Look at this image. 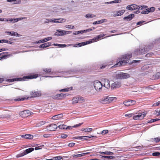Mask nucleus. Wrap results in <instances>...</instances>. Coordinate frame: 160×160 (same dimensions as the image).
Instances as JSON below:
<instances>
[{
    "label": "nucleus",
    "mask_w": 160,
    "mask_h": 160,
    "mask_svg": "<svg viewBox=\"0 0 160 160\" xmlns=\"http://www.w3.org/2000/svg\"><path fill=\"white\" fill-rule=\"evenodd\" d=\"M131 57L132 54L131 53L127 54L122 56L121 58V60L115 64L114 67H116L121 65H124L125 64L128 62V60Z\"/></svg>",
    "instance_id": "f257e3e1"
},
{
    "label": "nucleus",
    "mask_w": 160,
    "mask_h": 160,
    "mask_svg": "<svg viewBox=\"0 0 160 160\" xmlns=\"http://www.w3.org/2000/svg\"><path fill=\"white\" fill-rule=\"evenodd\" d=\"M153 47V45L152 44L149 45L147 47L146 46L143 48H140L139 50H136L134 51V54L135 55H138L144 54Z\"/></svg>",
    "instance_id": "f03ea898"
},
{
    "label": "nucleus",
    "mask_w": 160,
    "mask_h": 160,
    "mask_svg": "<svg viewBox=\"0 0 160 160\" xmlns=\"http://www.w3.org/2000/svg\"><path fill=\"white\" fill-rule=\"evenodd\" d=\"M116 99L117 98L115 97H110L108 96L99 99L98 101L101 103L107 104L110 103L112 101H115Z\"/></svg>",
    "instance_id": "7ed1b4c3"
},
{
    "label": "nucleus",
    "mask_w": 160,
    "mask_h": 160,
    "mask_svg": "<svg viewBox=\"0 0 160 160\" xmlns=\"http://www.w3.org/2000/svg\"><path fill=\"white\" fill-rule=\"evenodd\" d=\"M130 75L128 73L124 72H118L116 75V78L119 79H124L129 78Z\"/></svg>",
    "instance_id": "20e7f679"
},
{
    "label": "nucleus",
    "mask_w": 160,
    "mask_h": 160,
    "mask_svg": "<svg viewBox=\"0 0 160 160\" xmlns=\"http://www.w3.org/2000/svg\"><path fill=\"white\" fill-rule=\"evenodd\" d=\"M32 113L29 110H26L21 111L19 112V115L22 118L28 117Z\"/></svg>",
    "instance_id": "39448f33"
},
{
    "label": "nucleus",
    "mask_w": 160,
    "mask_h": 160,
    "mask_svg": "<svg viewBox=\"0 0 160 160\" xmlns=\"http://www.w3.org/2000/svg\"><path fill=\"white\" fill-rule=\"evenodd\" d=\"M94 86L96 90L99 91L102 89V84L100 82L96 81L94 82Z\"/></svg>",
    "instance_id": "423d86ee"
},
{
    "label": "nucleus",
    "mask_w": 160,
    "mask_h": 160,
    "mask_svg": "<svg viewBox=\"0 0 160 160\" xmlns=\"http://www.w3.org/2000/svg\"><path fill=\"white\" fill-rule=\"evenodd\" d=\"M34 150L33 148H30L25 150L23 152L17 154L16 156L17 158H19L31 152Z\"/></svg>",
    "instance_id": "0eeeda50"
},
{
    "label": "nucleus",
    "mask_w": 160,
    "mask_h": 160,
    "mask_svg": "<svg viewBox=\"0 0 160 160\" xmlns=\"http://www.w3.org/2000/svg\"><path fill=\"white\" fill-rule=\"evenodd\" d=\"M146 115L145 112L140 113L138 114L133 116V118L135 120H141Z\"/></svg>",
    "instance_id": "6e6552de"
},
{
    "label": "nucleus",
    "mask_w": 160,
    "mask_h": 160,
    "mask_svg": "<svg viewBox=\"0 0 160 160\" xmlns=\"http://www.w3.org/2000/svg\"><path fill=\"white\" fill-rule=\"evenodd\" d=\"M139 6L136 4H131L127 6L126 9L130 10H133L136 9H139Z\"/></svg>",
    "instance_id": "1a4fd4ad"
},
{
    "label": "nucleus",
    "mask_w": 160,
    "mask_h": 160,
    "mask_svg": "<svg viewBox=\"0 0 160 160\" xmlns=\"http://www.w3.org/2000/svg\"><path fill=\"white\" fill-rule=\"evenodd\" d=\"M102 81L103 83V86L107 89H109L110 87L109 81L106 78H103Z\"/></svg>",
    "instance_id": "9d476101"
},
{
    "label": "nucleus",
    "mask_w": 160,
    "mask_h": 160,
    "mask_svg": "<svg viewBox=\"0 0 160 160\" xmlns=\"http://www.w3.org/2000/svg\"><path fill=\"white\" fill-rule=\"evenodd\" d=\"M125 12V10H122L118 11H114L112 12V13L113 14V16L114 17L121 16Z\"/></svg>",
    "instance_id": "9b49d317"
},
{
    "label": "nucleus",
    "mask_w": 160,
    "mask_h": 160,
    "mask_svg": "<svg viewBox=\"0 0 160 160\" xmlns=\"http://www.w3.org/2000/svg\"><path fill=\"white\" fill-rule=\"evenodd\" d=\"M121 86V83L119 82H114L112 84L111 88L112 89L118 88Z\"/></svg>",
    "instance_id": "f8f14e48"
},
{
    "label": "nucleus",
    "mask_w": 160,
    "mask_h": 160,
    "mask_svg": "<svg viewBox=\"0 0 160 160\" xmlns=\"http://www.w3.org/2000/svg\"><path fill=\"white\" fill-rule=\"evenodd\" d=\"M57 128V125L55 124H52L48 127V129L50 131H54Z\"/></svg>",
    "instance_id": "ddd939ff"
},
{
    "label": "nucleus",
    "mask_w": 160,
    "mask_h": 160,
    "mask_svg": "<svg viewBox=\"0 0 160 160\" xmlns=\"http://www.w3.org/2000/svg\"><path fill=\"white\" fill-rule=\"evenodd\" d=\"M134 17V15L133 14H129L128 16L124 17L123 18L124 20H127L129 21L131 20L132 18Z\"/></svg>",
    "instance_id": "4468645a"
},
{
    "label": "nucleus",
    "mask_w": 160,
    "mask_h": 160,
    "mask_svg": "<svg viewBox=\"0 0 160 160\" xmlns=\"http://www.w3.org/2000/svg\"><path fill=\"white\" fill-rule=\"evenodd\" d=\"M5 33H8V35H11L13 36H16L17 37H19L20 36V35L17 32L13 31L10 32L6 31L5 32Z\"/></svg>",
    "instance_id": "2eb2a0df"
},
{
    "label": "nucleus",
    "mask_w": 160,
    "mask_h": 160,
    "mask_svg": "<svg viewBox=\"0 0 160 160\" xmlns=\"http://www.w3.org/2000/svg\"><path fill=\"white\" fill-rule=\"evenodd\" d=\"M31 94L33 97H38L40 95V93L36 91H32Z\"/></svg>",
    "instance_id": "dca6fc26"
},
{
    "label": "nucleus",
    "mask_w": 160,
    "mask_h": 160,
    "mask_svg": "<svg viewBox=\"0 0 160 160\" xmlns=\"http://www.w3.org/2000/svg\"><path fill=\"white\" fill-rule=\"evenodd\" d=\"M160 79V72H158L156 74L153 75L152 77V80L158 79Z\"/></svg>",
    "instance_id": "f3484780"
},
{
    "label": "nucleus",
    "mask_w": 160,
    "mask_h": 160,
    "mask_svg": "<svg viewBox=\"0 0 160 160\" xmlns=\"http://www.w3.org/2000/svg\"><path fill=\"white\" fill-rule=\"evenodd\" d=\"M87 137L86 136H78V137H75L73 138V139H79V140H87V138H87Z\"/></svg>",
    "instance_id": "a211bd4d"
},
{
    "label": "nucleus",
    "mask_w": 160,
    "mask_h": 160,
    "mask_svg": "<svg viewBox=\"0 0 160 160\" xmlns=\"http://www.w3.org/2000/svg\"><path fill=\"white\" fill-rule=\"evenodd\" d=\"M51 43L50 42H48L47 43H44L43 44H42L40 45L39 46V48H45L48 47L50 46H51Z\"/></svg>",
    "instance_id": "6ab92c4d"
},
{
    "label": "nucleus",
    "mask_w": 160,
    "mask_h": 160,
    "mask_svg": "<svg viewBox=\"0 0 160 160\" xmlns=\"http://www.w3.org/2000/svg\"><path fill=\"white\" fill-rule=\"evenodd\" d=\"M7 2L14 4H20L21 2V0H7Z\"/></svg>",
    "instance_id": "aec40b11"
},
{
    "label": "nucleus",
    "mask_w": 160,
    "mask_h": 160,
    "mask_svg": "<svg viewBox=\"0 0 160 160\" xmlns=\"http://www.w3.org/2000/svg\"><path fill=\"white\" fill-rule=\"evenodd\" d=\"M105 36V34H104L99 35L93 38V40H95V42H96L99 40L102 39L103 37Z\"/></svg>",
    "instance_id": "412c9836"
},
{
    "label": "nucleus",
    "mask_w": 160,
    "mask_h": 160,
    "mask_svg": "<svg viewBox=\"0 0 160 160\" xmlns=\"http://www.w3.org/2000/svg\"><path fill=\"white\" fill-rule=\"evenodd\" d=\"M63 115L62 114H60L57 115H54L52 117V119L54 120H57L60 119L63 117Z\"/></svg>",
    "instance_id": "4be33fe9"
},
{
    "label": "nucleus",
    "mask_w": 160,
    "mask_h": 160,
    "mask_svg": "<svg viewBox=\"0 0 160 160\" xmlns=\"http://www.w3.org/2000/svg\"><path fill=\"white\" fill-rule=\"evenodd\" d=\"M107 20L106 19H102L100 20L94 22L93 23V24H98L100 23H102L103 22H106Z\"/></svg>",
    "instance_id": "5701e85b"
},
{
    "label": "nucleus",
    "mask_w": 160,
    "mask_h": 160,
    "mask_svg": "<svg viewBox=\"0 0 160 160\" xmlns=\"http://www.w3.org/2000/svg\"><path fill=\"white\" fill-rule=\"evenodd\" d=\"M38 77V74H34L33 75L26 76L24 78V79H33L35 78Z\"/></svg>",
    "instance_id": "b1692460"
},
{
    "label": "nucleus",
    "mask_w": 160,
    "mask_h": 160,
    "mask_svg": "<svg viewBox=\"0 0 160 160\" xmlns=\"http://www.w3.org/2000/svg\"><path fill=\"white\" fill-rule=\"evenodd\" d=\"M22 138L26 139H32L33 136L31 134H26L22 135Z\"/></svg>",
    "instance_id": "393cba45"
},
{
    "label": "nucleus",
    "mask_w": 160,
    "mask_h": 160,
    "mask_svg": "<svg viewBox=\"0 0 160 160\" xmlns=\"http://www.w3.org/2000/svg\"><path fill=\"white\" fill-rule=\"evenodd\" d=\"M52 39V38L51 37H49L43 39L41 40L40 43H44Z\"/></svg>",
    "instance_id": "a878e982"
},
{
    "label": "nucleus",
    "mask_w": 160,
    "mask_h": 160,
    "mask_svg": "<svg viewBox=\"0 0 160 160\" xmlns=\"http://www.w3.org/2000/svg\"><path fill=\"white\" fill-rule=\"evenodd\" d=\"M98 153L102 154L108 155H112L113 154V152L110 151L99 152H98Z\"/></svg>",
    "instance_id": "bb28decb"
},
{
    "label": "nucleus",
    "mask_w": 160,
    "mask_h": 160,
    "mask_svg": "<svg viewBox=\"0 0 160 160\" xmlns=\"http://www.w3.org/2000/svg\"><path fill=\"white\" fill-rule=\"evenodd\" d=\"M123 104L126 106H129L130 105H132L130 100L124 101L123 102Z\"/></svg>",
    "instance_id": "cd10ccee"
},
{
    "label": "nucleus",
    "mask_w": 160,
    "mask_h": 160,
    "mask_svg": "<svg viewBox=\"0 0 160 160\" xmlns=\"http://www.w3.org/2000/svg\"><path fill=\"white\" fill-rule=\"evenodd\" d=\"M85 17L87 18H92L96 17V15L94 14H87L86 15Z\"/></svg>",
    "instance_id": "c85d7f7f"
},
{
    "label": "nucleus",
    "mask_w": 160,
    "mask_h": 160,
    "mask_svg": "<svg viewBox=\"0 0 160 160\" xmlns=\"http://www.w3.org/2000/svg\"><path fill=\"white\" fill-rule=\"evenodd\" d=\"M56 36H62L61 30H58L54 34Z\"/></svg>",
    "instance_id": "c756f323"
},
{
    "label": "nucleus",
    "mask_w": 160,
    "mask_h": 160,
    "mask_svg": "<svg viewBox=\"0 0 160 160\" xmlns=\"http://www.w3.org/2000/svg\"><path fill=\"white\" fill-rule=\"evenodd\" d=\"M58 21V23H62L65 22L66 19L64 18H58L57 19Z\"/></svg>",
    "instance_id": "7c9ffc66"
},
{
    "label": "nucleus",
    "mask_w": 160,
    "mask_h": 160,
    "mask_svg": "<svg viewBox=\"0 0 160 160\" xmlns=\"http://www.w3.org/2000/svg\"><path fill=\"white\" fill-rule=\"evenodd\" d=\"M84 31H85L82 30L75 31L73 32V34L74 35H76L77 34H79L80 33H83L84 32Z\"/></svg>",
    "instance_id": "2f4dec72"
},
{
    "label": "nucleus",
    "mask_w": 160,
    "mask_h": 160,
    "mask_svg": "<svg viewBox=\"0 0 160 160\" xmlns=\"http://www.w3.org/2000/svg\"><path fill=\"white\" fill-rule=\"evenodd\" d=\"M101 158H106L107 159H113L114 157L112 156H101Z\"/></svg>",
    "instance_id": "473e14b6"
},
{
    "label": "nucleus",
    "mask_w": 160,
    "mask_h": 160,
    "mask_svg": "<svg viewBox=\"0 0 160 160\" xmlns=\"http://www.w3.org/2000/svg\"><path fill=\"white\" fill-rule=\"evenodd\" d=\"M67 96L66 94L61 93L59 94H57L56 96L57 97H59L60 98H63Z\"/></svg>",
    "instance_id": "72a5a7b5"
},
{
    "label": "nucleus",
    "mask_w": 160,
    "mask_h": 160,
    "mask_svg": "<svg viewBox=\"0 0 160 160\" xmlns=\"http://www.w3.org/2000/svg\"><path fill=\"white\" fill-rule=\"evenodd\" d=\"M72 89V88H64L63 89H61L59 90L60 92H68L71 90Z\"/></svg>",
    "instance_id": "f704fd0d"
},
{
    "label": "nucleus",
    "mask_w": 160,
    "mask_h": 160,
    "mask_svg": "<svg viewBox=\"0 0 160 160\" xmlns=\"http://www.w3.org/2000/svg\"><path fill=\"white\" fill-rule=\"evenodd\" d=\"M85 45V42H82L81 43H79L78 44H76L74 45V47H77V46H78L79 47H80Z\"/></svg>",
    "instance_id": "c9c22d12"
},
{
    "label": "nucleus",
    "mask_w": 160,
    "mask_h": 160,
    "mask_svg": "<svg viewBox=\"0 0 160 160\" xmlns=\"http://www.w3.org/2000/svg\"><path fill=\"white\" fill-rule=\"evenodd\" d=\"M96 42L95 41V40H93V38L91 40H90L89 41H87L86 42H84L85 44V45H86L87 44H89L93 42Z\"/></svg>",
    "instance_id": "e433bc0d"
},
{
    "label": "nucleus",
    "mask_w": 160,
    "mask_h": 160,
    "mask_svg": "<svg viewBox=\"0 0 160 160\" xmlns=\"http://www.w3.org/2000/svg\"><path fill=\"white\" fill-rule=\"evenodd\" d=\"M53 45L55 46H58L61 47H65L67 46V45L66 44H54Z\"/></svg>",
    "instance_id": "4c0bfd02"
},
{
    "label": "nucleus",
    "mask_w": 160,
    "mask_h": 160,
    "mask_svg": "<svg viewBox=\"0 0 160 160\" xmlns=\"http://www.w3.org/2000/svg\"><path fill=\"white\" fill-rule=\"evenodd\" d=\"M45 123V122L44 121H41L37 124V127H39L42 125H44Z\"/></svg>",
    "instance_id": "58836bf2"
},
{
    "label": "nucleus",
    "mask_w": 160,
    "mask_h": 160,
    "mask_svg": "<svg viewBox=\"0 0 160 160\" xmlns=\"http://www.w3.org/2000/svg\"><path fill=\"white\" fill-rule=\"evenodd\" d=\"M28 98H26L25 97H23L22 98H19L17 99H14V100L16 101H23L25 99H28Z\"/></svg>",
    "instance_id": "ea45409f"
},
{
    "label": "nucleus",
    "mask_w": 160,
    "mask_h": 160,
    "mask_svg": "<svg viewBox=\"0 0 160 160\" xmlns=\"http://www.w3.org/2000/svg\"><path fill=\"white\" fill-rule=\"evenodd\" d=\"M68 137V135L64 133H62L60 135V136H58V138H65Z\"/></svg>",
    "instance_id": "a19ab883"
},
{
    "label": "nucleus",
    "mask_w": 160,
    "mask_h": 160,
    "mask_svg": "<svg viewBox=\"0 0 160 160\" xmlns=\"http://www.w3.org/2000/svg\"><path fill=\"white\" fill-rule=\"evenodd\" d=\"M72 102L73 103H78L79 100L77 98H74L72 99Z\"/></svg>",
    "instance_id": "79ce46f5"
},
{
    "label": "nucleus",
    "mask_w": 160,
    "mask_h": 160,
    "mask_svg": "<svg viewBox=\"0 0 160 160\" xmlns=\"http://www.w3.org/2000/svg\"><path fill=\"white\" fill-rule=\"evenodd\" d=\"M159 120H160V119L156 118V119H152L150 121H148V123H151L155 122V121H158Z\"/></svg>",
    "instance_id": "37998d69"
},
{
    "label": "nucleus",
    "mask_w": 160,
    "mask_h": 160,
    "mask_svg": "<svg viewBox=\"0 0 160 160\" xmlns=\"http://www.w3.org/2000/svg\"><path fill=\"white\" fill-rule=\"evenodd\" d=\"M58 127L61 129H66V125H59Z\"/></svg>",
    "instance_id": "c03bdc74"
},
{
    "label": "nucleus",
    "mask_w": 160,
    "mask_h": 160,
    "mask_svg": "<svg viewBox=\"0 0 160 160\" xmlns=\"http://www.w3.org/2000/svg\"><path fill=\"white\" fill-rule=\"evenodd\" d=\"M152 155L154 156H158L160 155V153L159 152H156L152 153Z\"/></svg>",
    "instance_id": "a18cd8bd"
},
{
    "label": "nucleus",
    "mask_w": 160,
    "mask_h": 160,
    "mask_svg": "<svg viewBox=\"0 0 160 160\" xmlns=\"http://www.w3.org/2000/svg\"><path fill=\"white\" fill-rule=\"evenodd\" d=\"M4 21H9L10 22H13V19L12 18H4Z\"/></svg>",
    "instance_id": "49530a36"
},
{
    "label": "nucleus",
    "mask_w": 160,
    "mask_h": 160,
    "mask_svg": "<svg viewBox=\"0 0 160 160\" xmlns=\"http://www.w3.org/2000/svg\"><path fill=\"white\" fill-rule=\"evenodd\" d=\"M92 129L91 128H85V132H90L92 131Z\"/></svg>",
    "instance_id": "de8ad7c7"
},
{
    "label": "nucleus",
    "mask_w": 160,
    "mask_h": 160,
    "mask_svg": "<svg viewBox=\"0 0 160 160\" xmlns=\"http://www.w3.org/2000/svg\"><path fill=\"white\" fill-rule=\"evenodd\" d=\"M55 160H59L62 158V157L61 156H57L55 157H54L53 158Z\"/></svg>",
    "instance_id": "09e8293b"
},
{
    "label": "nucleus",
    "mask_w": 160,
    "mask_h": 160,
    "mask_svg": "<svg viewBox=\"0 0 160 160\" xmlns=\"http://www.w3.org/2000/svg\"><path fill=\"white\" fill-rule=\"evenodd\" d=\"M153 140L156 142H158L160 141V138H155L153 139Z\"/></svg>",
    "instance_id": "8fccbe9b"
},
{
    "label": "nucleus",
    "mask_w": 160,
    "mask_h": 160,
    "mask_svg": "<svg viewBox=\"0 0 160 160\" xmlns=\"http://www.w3.org/2000/svg\"><path fill=\"white\" fill-rule=\"evenodd\" d=\"M94 29H95V28L94 27H92L91 28H89V29H86V30H84V31H85L84 32H89L91 31L92 30H93Z\"/></svg>",
    "instance_id": "3c124183"
},
{
    "label": "nucleus",
    "mask_w": 160,
    "mask_h": 160,
    "mask_svg": "<svg viewBox=\"0 0 160 160\" xmlns=\"http://www.w3.org/2000/svg\"><path fill=\"white\" fill-rule=\"evenodd\" d=\"M43 70L45 72H46L47 73L50 72L51 71V69H47V68H44L43 69Z\"/></svg>",
    "instance_id": "603ef678"
},
{
    "label": "nucleus",
    "mask_w": 160,
    "mask_h": 160,
    "mask_svg": "<svg viewBox=\"0 0 160 160\" xmlns=\"http://www.w3.org/2000/svg\"><path fill=\"white\" fill-rule=\"evenodd\" d=\"M138 6H140L139 7H140V8H139V9H142L143 8H148V7L147 6L145 5H138Z\"/></svg>",
    "instance_id": "864d4df0"
},
{
    "label": "nucleus",
    "mask_w": 160,
    "mask_h": 160,
    "mask_svg": "<svg viewBox=\"0 0 160 160\" xmlns=\"http://www.w3.org/2000/svg\"><path fill=\"white\" fill-rule=\"evenodd\" d=\"M154 115L158 116L160 115V112L159 111H158V110H156L155 111L154 113Z\"/></svg>",
    "instance_id": "5fc2aeb1"
},
{
    "label": "nucleus",
    "mask_w": 160,
    "mask_h": 160,
    "mask_svg": "<svg viewBox=\"0 0 160 160\" xmlns=\"http://www.w3.org/2000/svg\"><path fill=\"white\" fill-rule=\"evenodd\" d=\"M82 123H79L78 124H77L75 125H74L73 126V128H77L78 127H80V126H81V125H82Z\"/></svg>",
    "instance_id": "6e6d98bb"
},
{
    "label": "nucleus",
    "mask_w": 160,
    "mask_h": 160,
    "mask_svg": "<svg viewBox=\"0 0 160 160\" xmlns=\"http://www.w3.org/2000/svg\"><path fill=\"white\" fill-rule=\"evenodd\" d=\"M72 156L73 157H75V158H78V157H82L81 154H76V155H73Z\"/></svg>",
    "instance_id": "4d7b16f0"
},
{
    "label": "nucleus",
    "mask_w": 160,
    "mask_h": 160,
    "mask_svg": "<svg viewBox=\"0 0 160 160\" xmlns=\"http://www.w3.org/2000/svg\"><path fill=\"white\" fill-rule=\"evenodd\" d=\"M108 132V130H104L102 131V135H104L106 133H107Z\"/></svg>",
    "instance_id": "13d9d810"
},
{
    "label": "nucleus",
    "mask_w": 160,
    "mask_h": 160,
    "mask_svg": "<svg viewBox=\"0 0 160 160\" xmlns=\"http://www.w3.org/2000/svg\"><path fill=\"white\" fill-rule=\"evenodd\" d=\"M75 145V143L73 142H71L69 143L68 145V146L70 147H73L74 145Z\"/></svg>",
    "instance_id": "bf43d9fd"
},
{
    "label": "nucleus",
    "mask_w": 160,
    "mask_h": 160,
    "mask_svg": "<svg viewBox=\"0 0 160 160\" xmlns=\"http://www.w3.org/2000/svg\"><path fill=\"white\" fill-rule=\"evenodd\" d=\"M22 138V135L21 136H18L16 137V139L17 140H21V138Z\"/></svg>",
    "instance_id": "052dcab7"
},
{
    "label": "nucleus",
    "mask_w": 160,
    "mask_h": 160,
    "mask_svg": "<svg viewBox=\"0 0 160 160\" xmlns=\"http://www.w3.org/2000/svg\"><path fill=\"white\" fill-rule=\"evenodd\" d=\"M57 19H51L50 22H52L54 23H58V21L57 20Z\"/></svg>",
    "instance_id": "680f3d73"
},
{
    "label": "nucleus",
    "mask_w": 160,
    "mask_h": 160,
    "mask_svg": "<svg viewBox=\"0 0 160 160\" xmlns=\"http://www.w3.org/2000/svg\"><path fill=\"white\" fill-rule=\"evenodd\" d=\"M72 128H73V126H66V130H71L72 129Z\"/></svg>",
    "instance_id": "e2e57ef3"
},
{
    "label": "nucleus",
    "mask_w": 160,
    "mask_h": 160,
    "mask_svg": "<svg viewBox=\"0 0 160 160\" xmlns=\"http://www.w3.org/2000/svg\"><path fill=\"white\" fill-rule=\"evenodd\" d=\"M4 43H9V44H11L13 43V42H11L8 41V40H5V39H4Z\"/></svg>",
    "instance_id": "0e129e2a"
},
{
    "label": "nucleus",
    "mask_w": 160,
    "mask_h": 160,
    "mask_svg": "<svg viewBox=\"0 0 160 160\" xmlns=\"http://www.w3.org/2000/svg\"><path fill=\"white\" fill-rule=\"evenodd\" d=\"M144 21H139L137 23V25H141V24H142L143 22H144Z\"/></svg>",
    "instance_id": "69168bd1"
},
{
    "label": "nucleus",
    "mask_w": 160,
    "mask_h": 160,
    "mask_svg": "<svg viewBox=\"0 0 160 160\" xmlns=\"http://www.w3.org/2000/svg\"><path fill=\"white\" fill-rule=\"evenodd\" d=\"M8 55H3L2 56V57H1V58H0V60L2 59H6V58L8 56Z\"/></svg>",
    "instance_id": "338daca9"
},
{
    "label": "nucleus",
    "mask_w": 160,
    "mask_h": 160,
    "mask_svg": "<svg viewBox=\"0 0 160 160\" xmlns=\"http://www.w3.org/2000/svg\"><path fill=\"white\" fill-rule=\"evenodd\" d=\"M62 36L66 34V31L61 30Z\"/></svg>",
    "instance_id": "774afa93"
}]
</instances>
